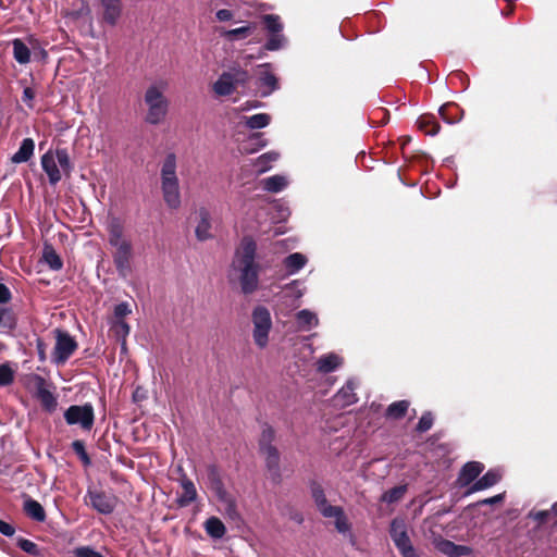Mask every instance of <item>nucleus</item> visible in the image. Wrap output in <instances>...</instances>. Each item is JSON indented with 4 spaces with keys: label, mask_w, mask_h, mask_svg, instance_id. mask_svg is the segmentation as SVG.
Returning a JSON list of instances; mask_svg holds the SVG:
<instances>
[{
    "label": "nucleus",
    "mask_w": 557,
    "mask_h": 557,
    "mask_svg": "<svg viewBox=\"0 0 557 557\" xmlns=\"http://www.w3.org/2000/svg\"><path fill=\"white\" fill-rule=\"evenodd\" d=\"M342 364L343 358L335 352L322 355L315 361L317 371L324 374L335 371Z\"/></svg>",
    "instance_id": "nucleus-17"
},
{
    "label": "nucleus",
    "mask_w": 557,
    "mask_h": 557,
    "mask_svg": "<svg viewBox=\"0 0 557 557\" xmlns=\"http://www.w3.org/2000/svg\"><path fill=\"white\" fill-rule=\"evenodd\" d=\"M355 388L356 383L352 380H348L334 396L335 404L341 407H347L355 404L357 401Z\"/></svg>",
    "instance_id": "nucleus-18"
},
{
    "label": "nucleus",
    "mask_w": 557,
    "mask_h": 557,
    "mask_svg": "<svg viewBox=\"0 0 557 557\" xmlns=\"http://www.w3.org/2000/svg\"><path fill=\"white\" fill-rule=\"evenodd\" d=\"M300 282L297 280L285 285L283 288L285 296L294 299H300L305 294V288L300 287Z\"/></svg>",
    "instance_id": "nucleus-45"
},
{
    "label": "nucleus",
    "mask_w": 557,
    "mask_h": 557,
    "mask_svg": "<svg viewBox=\"0 0 557 557\" xmlns=\"http://www.w3.org/2000/svg\"><path fill=\"white\" fill-rule=\"evenodd\" d=\"M41 168L47 174L50 185H57L62 178V171L55 161L52 150H48L41 156Z\"/></svg>",
    "instance_id": "nucleus-14"
},
{
    "label": "nucleus",
    "mask_w": 557,
    "mask_h": 557,
    "mask_svg": "<svg viewBox=\"0 0 557 557\" xmlns=\"http://www.w3.org/2000/svg\"><path fill=\"white\" fill-rule=\"evenodd\" d=\"M260 138H261L260 134H255L251 136V139L260 140Z\"/></svg>",
    "instance_id": "nucleus-64"
},
{
    "label": "nucleus",
    "mask_w": 557,
    "mask_h": 557,
    "mask_svg": "<svg viewBox=\"0 0 557 557\" xmlns=\"http://www.w3.org/2000/svg\"><path fill=\"white\" fill-rule=\"evenodd\" d=\"M209 487L215 494L219 500H226L230 496L224 488V485L219 476L218 471L214 468L209 470L208 474Z\"/></svg>",
    "instance_id": "nucleus-28"
},
{
    "label": "nucleus",
    "mask_w": 557,
    "mask_h": 557,
    "mask_svg": "<svg viewBox=\"0 0 557 557\" xmlns=\"http://www.w3.org/2000/svg\"><path fill=\"white\" fill-rule=\"evenodd\" d=\"M35 98V92L30 87H26L23 90V101L28 104L29 108H32V101Z\"/></svg>",
    "instance_id": "nucleus-60"
},
{
    "label": "nucleus",
    "mask_w": 557,
    "mask_h": 557,
    "mask_svg": "<svg viewBox=\"0 0 557 557\" xmlns=\"http://www.w3.org/2000/svg\"><path fill=\"white\" fill-rule=\"evenodd\" d=\"M88 505L102 515H110L116 507L117 499L114 495L96 490H88Z\"/></svg>",
    "instance_id": "nucleus-10"
},
{
    "label": "nucleus",
    "mask_w": 557,
    "mask_h": 557,
    "mask_svg": "<svg viewBox=\"0 0 557 557\" xmlns=\"http://www.w3.org/2000/svg\"><path fill=\"white\" fill-rule=\"evenodd\" d=\"M64 420L69 425H79L84 431H90L95 423V411L91 404L72 405L64 411Z\"/></svg>",
    "instance_id": "nucleus-8"
},
{
    "label": "nucleus",
    "mask_w": 557,
    "mask_h": 557,
    "mask_svg": "<svg viewBox=\"0 0 557 557\" xmlns=\"http://www.w3.org/2000/svg\"><path fill=\"white\" fill-rule=\"evenodd\" d=\"M389 535L403 557H418L409 536V525L404 518L396 517L391 521Z\"/></svg>",
    "instance_id": "nucleus-6"
},
{
    "label": "nucleus",
    "mask_w": 557,
    "mask_h": 557,
    "mask_svg": "<svg viewBox=\"0 0 557 557\" xmlns=\"http://www.w3.org/2000/svg\"><path fill=\"white\" fill-rule=\"evenodd\" d=\"M14 369L9 363L0 364V386L4 387L12 384L14 380Z\"/></svg>",
    "instance_id": "nucleus-46"
},
{
    "label": "nucleus",
    "mask_w": 557,
    "mask_h": 557,
    "mask_svg": "<svg viewBox=\"0 0 557 557\" xmlns=\"http://www.w3.org/2000/svg\"><path fill=\"white\" fill-rule=\"evenodd\" d=\"M37 349H38L39 358L41 360H45V345L40 339L37 341Z\"/></svg>",
    "instance_id": "nucleus-63"
},
{
    "label": "nucleus",
    "mask_w": 557,
    "mask_h": 557,
    "mask_svg": "<svg viewBox=\"0 0 557 557\" xmlns=\"http://www.w3.org/2000/svg\"><path fill=\"white\" fill-rule=\"evenodd\" d=\"M225 505V515L231 519L235 520L238 518V512L236 510V505L231 496L227 497L226 500H220Z\"/></svg>",
    "instance_id": "nucleus-55"
},
{
    "label": "nucleus",
    "mask_w": 557,
    "mask_h": 557,
    "mask_svg": "<svg viewBox=\"0 0 557 557\" xmlns=\"http://www.w3.org/2000/svg\"><path fill=\"white\" fill-rule=\"evenodd\" d=\"M76 557H103L99 552L89 546H81L74 549Z\"/></svg>",
    "instance_id": "nucleus-54"
},
{
    "label": "nucleus",
    "mask_w": 557,
    "mask_h": 557,
    "mask_svg": "<svg viewBox=\"0 0 557 557\" xmlns=\"http://www.w3.org/2000/svg\"><path fill=\"white\" fill-rule=\"evenodd\" d=\"M55 161L59 164V168L65 175H70L72 172L73 165L70 160V156L66 149H57L53 151Z\"/></svg>",
    "instance_id": "nucleus-40"
},
{
    "label": "nucleus",
    "mask_w": 557,
    "mask_h": 557,
    "mask_svg": "<svg viewBox=\"0 0 557 557\" xmlns=\"http://www.w3.org/2000/svg\"><path fill=\"white\" fill-rule=\"evenodd\" d=\"M25 513L35 521L42 522L46 519V512L44 507L32 498L24 502Z\"/></svg>",
    "instance_id": "nucleus-33"
},
{
    "label": "nucleus",
    "mask_w": 557,
    "mask_h": 557,
    "mask_svg": "<svg viewBox=\"0 0 557 557\" xmlns=\"http://www.w3.org/2000/svg\"><path fill=\"white\" fill-rule=\"evenodd\" d=\"M285 42H286V39L282 33L273 34L267 40L264 48L269 51H276V50L282 49L285 46Z\"/></svg>",
    "instance_id": "nucleus-47"
},
{
    "label": "nucleus",
    "mask_w": 557,
    "mask_h": 557,
    "mask_svg": "<svg viewBox=\"0 0 557 557\" xmlns=\"http://www.w3.org/2000/svg\"><path fill=\"white\" fill-rule=\"evenodd\" d=\"M432 425H433L432 413L431 412H424L421 416V418H420V420H419V422L417 424V430L419 432H421V433L422 432H426V431H429L432 428Z\"/></svg>",
    "instance_id": "nucleus-51"
},
{
    "label": "nucleus",
    "mask_w": 557,
    "mask_h": 557,
    "mask_svg": "<svg viewBox=\"0 0 557 557\" xmlns=\"http://www.w3.org/2000/svg\"><path fill=\"white\" fill-rule=\"evenodd\" d=\"M197 213L199 221L195 234L198 240L203 242L212 237L210 212L206 208H200Z\"/></svg>",
    "instance_id": "nucleus-19"
},
{
    "label": "nucleus",
    "mask_w": 557,
    "mask_h": 557,
    "mask_svg": "<svg viewBox=\"0 0 557 557\" xmlns=\"http://www.w3.org/2000/svg\"><path fill=\"white\" fill-rule=\"evenodd\" d=\"M409 407V403L407 400H399L391 404L387 407L386 414L393 419H399L405 416Z\"/></svg>",
    "instance_id": "nucleus-43"
},
{
    "label": "nucleus",
    "mask_w": 557,
    "mask_h": 557,
    "mask_svg": "<svg viewBox=\"0 0 557 557\" xmlns=\"http://www.w3.org/2000/svg\"><path fill=\"white\" fill-rule=\"evenodd\" d=\"M265 28L271 35L281 34L283 30V24L281 18L276 14H265L262 17Z\"/></svg>",
    "instance_id": "nucleus-41"
},
{
    "label": "nucleus",
    "mask_w": 557,
    "mask_h": 557,
    "mask_svg": "<svg viewBox=\"0 0 557 557\" xmlns=\"http://www.w3.org/2000/svg\"><path fill=\"white\" fill-rule=\"evenodd\" d=\"M10 299H11L10 289L4 284H0V304H5Z\"/></svg>",
    "instance_id": "nucleus-59"
},
{
    "label": "nucleus",
    "mask_w": 557,
    "mask_h": 557,
    "mask_svg": "<svg viewBox=\"0 0 557 557\" xmlns=\"http://www.w3.org/2000/svg\"><path fill=\"white\" fill-rule=\"evenodd\" d=\"M166 89L165 82H154L149 85L144 94V102L147 107L145 122L150 125L161 124L169 112V100L164 92Z\"/></svg>",
    "instance_id": "nucleus-4"
},
{
    "label": "nucleus",
    "mask_w": 557,
    "mask_h": 557,
    "mask_svg": "<svg viewBox=\"0 0 557 557\" xmlns=\"http://www.w3.org/2000/svg\"><path fill=\"white\" fill-rule=\"evenodd\" d=\"M132 312L131 307L127 302H121L114 308V315L117 320H123L124 317Z\"/></svg>",
    "instance_id": "nucleus-56"
},
{
    "label": "nucleus",
    "mask_w": 557,
    "mask_h": 557,
    "mask_svg": "<svg viewBox=\"0 0 557 557\" xmlns=\"http://www.w3.org/2000/svg\"><path fill=\"white\" fill-rule=\"evenodd\" d=\"M251 336L253 344L259 349H265L270 343V334L273 329V320L270 310L258 305L251 311Z\"/></svg>",
    "instance_id": "nucleus-5"
},
{
    "label": "nucleus",
    "mask_w": 557,
    "mask_h": 557,
    "mask_svg": "<svg viewBox=\"0 0 557 557\" xmlns=\"http://www.w3.org/2000/svg\"><path fill=\"white\" fill-rule=\"evenodd\" d=\"M248 73L244 70L223 72L212 85V90L218 97L231 96L238 85L245 84Z\"/></svg>",
    "instance_id": "nucleus-7"
},
{
    "label": "nucleus",
    "mask_w": 557,
    "mask_h": 557,
    "mask_svg": "<svg viewBox=\"0 0 557 557\" xmlns=\"http://www.w3.org/2000/svg\"><path fill=\"white\" fill-rule=\"evenodd\" d=\"M42 260L52 270L59 271L63 267L60 256L51 244L46 243L42 248Z\"/></svg>",
    "instance_id": "nucleus-27"
},
{
    "label": "nucleus",
    "mask_w": 557,
    "mask_h": 557,
    "mask_svg": "<svg viewBox=\"0 0 557 557\" xmlns=\"http://www.w3.org/2000/svg\"><path fill=\"white\" fill-rule=\"evenodd\" d=\"M16 325V318L10 308L0 307V327L12 330Z\"/></svg>",
    "instance_id": "nucleus-44"
},
{
    "label": "nucleus",
    "mask_w": 557,
    "mask_h": 557,
    "mask_svg": "<svg viewBox=\"0 0 557 557\" xmlns=\"http://www.w3.org/2000/svg\"><path fill=\"white\" fill-rule=\"evenodd\" d=\"M255 29V23H246L245 25L237 28H219L218 32L219 35L227 41H238L248 38L253 33Z\"/></svg>",
    "instance_id": "nucleus-15"
},
{
    "label": "nucleus",
    "mask_w": 557,
    "mask_h": 557,
    "mask_svg": "<svg viewBox=\"0 0 557 557\" xmlns=\"http://www.w3.org/2000/svg\"><path fill=\"white\" fill-rule=\"evenodd\" d=\"M261 453L265 457L267 468L270 471L274 481L280 479V454L275 447H268L262 449Z\"/></svg>",
    "instance_id": "nucleus-22"
},
{
    "label": "nucleus",
    "mask_w": 557,
    "mask_h": 557,
    "mask_svg": "<svg viewBox=\"0 0 557 557\" xmlns=\"http://www.w3.org/2000/svg\"><path fill=\"white\" fill-rule=\"evenodd\" d=\"M434 547L440 553L448 557H462L472 554V548L470 546L455 544L454 542L444 539L442 535H436L434 539Z\"/></svg>",
    "instance_id": "nucleus-12"
},
{
    "label": "nucleus",
    "mask_w": 557,
    "mask_h": 557,
    "mask_svg": "<svg viewBox=\"0 0 557 557\" xmlns=\"http://www.w3.org/2000/svg\"><path fill=\"white\" fill-rule=\"evenodd\" d=\"M483 471V466L476 461L467 462L459 474V483L461 485H468L474 481L480 473Z\"/></svg>",
    "instance_id": "nucleus-23"
},
{
    "label": "nucleus",
    "mask_w": 557,
    "mask_h": 557,
    "mask_svg": "<svg viewBox=\"0 0 557 557\" xmlns=\"http://www.w3.org/2000/svg\"><path fill=\"white\" fill-rule=\"evenodd\" d=\"M106 23L114 26L122 15V0H100Z\"/></svg>",
    "instance_id": "nucleus-16"
},
{
    "label": "nucleus",
    "mask_w": 557,
    "mask_h": 557,
    "mask_svg": "<svg viewBox=\"0 0 557 557\" xmlns=\"http://www.w3.org/2000/svg\"><path fill=\"white\" fill-rule=\"evenodd\" d=\"M312 498L322 516L330 515L335 506L329 504L324 491L318 483L311 484Z\"/></svg>",
    "instance_id": "nucleus-24"
},
{
    "label": "nucleus",
    "mask_w": 557,
    "mask_h": 557,
    "mask_svg": "<svg viewBox=\"0 0 557 557\" xmlns=\"http://www.w3.org/2000/svg\"><path fill=\"white\" fill-rule=\"evenodd\" d=\"M557 505L555 504L549 510H539L531 511L529 517L539 523H544L549 520L550 516L554 513Z\"/></svg>",
    "instance_id": "nucleus-50"
},
{
    "label": "nucleus",
    "mask_w": 557,
    "mask_h": 557,
    "mask_svg": "<svg viewBox=\"0 0 557 557\" xmlns=\"http://www.w3.org/2000/svg\"><path fill=\"white\" fill-rule=\"evenodd\" d=\"M206 532L215 540L222 539L225 535L226 528L223 522L216 517H210L205 522Z\"/></svg>",
    "instance_id": "nucleus-34"
},
{
    "label": "nucleus",
    "mask_w": 557,
    "mask_h": 557,
    "mask_svg": "<svg viewBox=\"0 0 557 557\" xmlns=\"http://www.w3.org/2000/svg\"><path fill=\"white\" fill-rule=\"evenodd\" d=\"M17 546L25 553L30 555H37L38 554V547L37 545L26 539H18Z\"/></svg>",
    "instance_id": "nucleus-53"
},
{
    "label": "nucleus",
    "mask_w": 557,
    "mask_h": 557,
    "mask_svg": "<svg viewBox=\"0 0 557 557\" xmlns=\"http://www.w3.org/2000/svg\"><path fill=\"white\" fill-rule=\"evenodd\" d=\"M257 86L261 97H269L280 88L277 77L271 71L270 63H263L258 66Z\"/></svg>",
    "instance_id": "nucleus-11"
},
{
    "label": "nucleus",
    "mask_w": 557,
    "mask_h": 557,
    "mask_svg": "<svg viewBox=\"0 0 557 557\" xmlns=\"http://www.w3.org/2000/svg\"><path fill=\"white\" fill-rule=\"evenodd\" d=\"M35 144L32 138L23 139L18 150L12 156L11 161L13 163L27 162L34 154Z\"/></svg>",
    "instance_id": "nucleus-26"
},
{
    "label": "nucleus",
    "mask_w": 557,
    "mask_h": 557,
    "mask_svg": "<svg viewBox=\"0 0 557 557\" xmlns=\"http://www.w3.org/2000/svg\"><path fill=\"white\" fill-rule=\"evenodd\" d=\"M108 242L114 249L112 253L113 263L121 277H127L132 272L131 261L133 259L132 240L125 236L123 223L119 218L112 216L107 222Z\"/></svg>",
    "instance_id": "nucleus-2"
},
{
    "label": "nucleus",
    "mask_w": 557,
    "mask_h": 557,
    "mask_svg": "<svg viewBox=\"0 0 557 557\" xmlns=\"http://www.w3.org/2000/svg\"><path fill=\"white\" fill-rule=\"evenodd\" d=\"M499 480L500 473L497 470H490L482 478L474 482L470 488V492L486 490L498 483Z\"/></svg>",
    "instance_id": "nucleus-31"
},
{
    "label": "nucleus",
    "mask_w": 557,
    "mask_h": 557,
    "mask_svg": "<svg viewBox=\"0 0 557 557\" xmlns=\"http://www.w3.org/2000/svg\"><path fill=\"white\" fill-rule=\"evenodd\" d=\"M295 319L298 329L305 332L312 330L319 324L318 315L309 309H302L298 311L295 315Z\"/></svg>",
    "instance_id": "nucleus-21"
},
{
    "label": "nucleus",
    "mask_w": 557,
    "mask_h": 557,
    "mask_svg": "<svg viewBox=\"0 0 557 557\" xmlns=\"http://www.w3.org/2000/svg\"><path fill=\"white\" fill-rule=\"evenodd\" d=\"M274 437H275L274 430L270 425H265L262 430L260 441H259L260 450L267 449L268 447H274L272 445Z\"/></svg>",
    "instance_id": "nucleus-48"
},
{
    "label": "nucleus",
    "mask_w": 557,
    "mask_h": 557,
    "mask_svg": "<svg viewBox=\"0 0 557 557\" xmlns=\"http://www.w3.org/2000/svg\"><path fill=\"white\" fill-rule=\"evenodd\" d=\"M55 346L52 360L57 366L64 364L77 348L75 339L66 332L55 330Z\"/></svg>",
    "instance_id": "nucleus-9"
},
{
    "label": "nucleus",
    "mask_w": 557,
    "mask_h": 557,
    "mask_svg": "<svg viewBox=\"0 0 557 557\" xmlns=\"http://www.w3.org/2000/svg\"><path fill=\"white\" fill-rule=\"evenodd\" d=\"M12 45L13 55L16 62L20 64L28 63L30 61V51L28 47L21 39H14Z\"/></svg>",
    "instance_id": "nucleus-36"
},
{
    "label": "nucleus",
    "mask_w": 557,
    "mask_h": 557,
    "mask_svg": "<svg viewBox=\"0 0 557 557\" xmlns=\"http://www.w3.org/2000/svg\"><path fill=\"white\" fill-rule=\"evenodd\" d=\"M438 113L441 117L448 124H455L460 121L461 115L459 109L455 104H444L440 108Z\"/></svg>",
    "instance_id": "nucleus-37"
},
{
    "label": "nucleus",
    "mask_w": 557,
    "mask_h": 557,
    "mask_svg": "<svg viewBox=\"0 0 557 557\" xmlns=\"http://www.w3.org/2000/svg\"><path fill=\"white\" fill-rule=\"evenodd\" d=\"M503 498H504L503 494H498V495H495L493 497L483 499L481 502V504H483V505H493V504L502 502Z\"/></svg>",
    "instance_id": "nucleus-61"
},
{
    "label": "nucleus",
    "mask_w": 557,
    "mask_h": 557,
    "mask_svg": "<svg viewBox=\"0 0 557 557\" xmlns=\"http://www.w3.org/2000/svg\"><path fill=\"white\" fill-rule=\"evenodd\" d=\"M323 517L335 519V528L337 532L342 534L350 533V523L348 522L347 517L345 516L342 507H334L330 515H324Z\"/></svg>",
    "instance_id": "nucleus-29"
},
{
    "label": "nucleus",
    "mask_w": 557,
    "mask_h": 557,
    "mask_svg": "<svg viewBox=\"0 0 557 557\" xmlns=\"http://www.w3.org/2000/svg\"><path fill=\"white\" fill-rule=\"evenodd\" d=\"M177 158L170 152L162 161L160 169L161 191L165 205L170 209H178L182 205L180 181L176 173Z\"/></svg>",
    "instance_id": "nucleus-3"
},
{
    "label": "nucleus",
    "mask_w": 557,
    "mask_h": 557,
    "mask_svg": "<svg viewBox=\"0 0 557 557\" xmlns=\"http://www.w3.org/2000/svg\"><path fill=\"white\" fill-rule=\"evenodd\" d=\"M262 188L270 193H280L288 185V181L284 175H273L265 177L260 182Z\"/></svg>",
    "instance_id": "nucleus-30"
},
{
    "label": "nucleus",
    "mask_w": 557,
    "mask_h": 557,
    "mask_svg": "<svg viewBox=\"0 0 557 557\" xmlns=\"http://www.w3.org/2000/svg\"><path fill=\"white\" fill-rule=\"evenodd\" d=\"M232 267L237 274L240 292L244 295H252L259 289V275L263 267L257 260V244L252 238H243L235 252Z\"/></svg>",
    "instance_id": "nucleus-1"
},
{
    "label": "nucleus",
    "mask_w": 557,
    "mask_h": 557,
    "mask_svg": "<svg viewBox=\"0 0 557 557\" xmlns=\"http://www.w3.org/2000/svg\"><path fill=\"white\" fill-rule=\"evenodd\" d=\"M419 129L423 131L426 135L434 136L440 132V125L434 121L431 115L420 116L417 121Z\"/></svg>",
    "instance_id": "nucleus-39"
},
{
    "label": "nucleus",
    "mask_w": 557,
    "mask_h": 557,
    "mask_svg": "<svg viewBox=\"0 0 557 557\" xmlns=\"http://www.w3.org/2000/svg\"><path fill=\"white\" fill-rule=\"evenodd\" d=\"M422 532L424 536L434 545L436 535H442V527L437 523L436 517H430L423 520Z\"/></svg>",
    "instance_id": "nucleus-35"
},
{
    "label": "nucleus",
    "mask_w": 557,
    "mask_h": 557,
    "mask_svg": "<svg viewBox=\"0 0 557 557\" xmlns=\"http://www.w3.org/2000/svg\"><path fill=\"white\" fill-rule=\"evenodd\" d=\"M234 13L228 9H220L215 12V17L220 22H228L233 18Z\"/></svg>",
    "instance_id": "nucleus-57"
},
{
    "label": "nucleus",
    "mask_w": 557,
    "mask_h": 557,
    "mask_svg": "<svg viewBox=\"0 0 557 557\" xmlns=\"http://www.w3.org/2000/svg\"><path fill=\"white\" fill-rule=\"evenodd\" d=\"M72 448L85 466L90 465V458L85 449V444L82 441H74L72 443Z\"/></svg>",
    "instance_id": "nucleus-49"
},
{
    "label": "nucleus",
    "mask_w": 557,
    "mask_h": 557,
    "mask_svg": "<svg viewBox=\"0 0 557 557\" xmlns=\"http://www.w3.org/2000/svg\"><path fill=\"white\" fill-rule=\"evenodd\" d=\"M280 158V153L276 151H269L261 154L257 159V168L259 172H265L271 169V163L277 161Z\"/></svg>",
    "instance_id": "nucleus-42"
},
{
    "label": "nucleus",
    "mask_w": 557,
    "mask_h": 557,
    "mask_svg": "<svg viewBox=\"0 0 557 557\" xmlns=\"http://www.w3.org/2000/svg\"><path fill=\"white\" fill-rule=\"evenodd\" d=\"M113 329L116 333V335L119 336H122L123 337V344H122V349H125V341L124 338L128 335L129 333V325L124 321V320H117L114 325H113Z\"/></svg>",
    "instance_id": "nucleus-52"
},
{
    "label": "nucleus",
    "mask_w": 557,
    "mask_h": 557,
    "mask_svg": "<svg viewBox=\"0 0 557 557\" xmlns=\"http://www.w3.org/2000/svg\"><path fill=\"white\" fill-rule=\"evenodd\" d=\"M406 492H407L406 484L398 485V486H395V487L384 492L382 494L380 500L385 504H394V503L399 502L405 496Z\"/></svg>",
    "instance_id": "nucleus-38"
},
{
    "label": "nucleus",
    "mask_w": 557,
    "mask_h": 557,
    "mask_svg": "<svg viewBox=\"0 0 557 557\" xmlns=\"http://www.w3.org/2000/svg\"><path fill=\"white\" fill-rule=\"evenodd\" d=\"M283 263L289 274H296L306 265L307 258L300 252H295L287 256Z\"/></svg>",
    "instance_id": "nucleus-32"
},
{
    "label": "nucleus",
    "mask_w": 557,
    "mask_h": 557,
    "mask_svg": "<svg viewBox=\"0 0 557 557\" xmlns=\"http://www.w3.org/2000/svg\"><path fill=\"white\" fill-rule=\"evenodd\" d=\"M181 486H182L183 492L177 497V504L181 507H186V506L190 505L193 502L196 500V498H197V490H196V486L193 483V481L189 480L186 476H184L181 480Z\"/></svg>",
    "instance_id": "nucleus-20"
},
{
    "label": "nucleus",
    "mask_w": 557,
    "mask_h": 557,
    "mask_svg": "<svg viewBox=\"0 0 557 557\" xmlns=\"http://www.w3.org/2000/svg\"><path fill=\"white\" fill-rule=\"evenodd\" d=\"M275 207L278 210V219L281 221L285 220L289 215L288 208L284 207L283 205H276Z\"/></svg>",
    "instance_id": "nucleus-62"
},
{
    "label": "nucleus",
    "mask_w": 557,
    "mask_h": 557,
    "mask_svg": "<svg viewBox=\"0 0 557 557\" xmlns=\"http://www.w3.org/2000/svg\"><path fill=\"white\" fill-rule=\"evenodd\" d=\"M15 532V529L12 524L0 520V533L5 536H12Z\"/></svg>",
    "instance_id": "nucleus-58"
},
{
    "label": "nucleus",
    "mask_w": 557,
    "mask_h": 557,
    "mask_svg": "<svg viewBox=\"0 0 557 557\" xmlns=\"http://www.w3.org/2000/svg\"><path fill=\"white\" fill-rule=\"evenodd\" d=\"M36 397L40 405L48 412L55 410L58 406L57 397L47 388L46 380L40 375H35Z\"/></svg>",
    "instance_id": "nucleus-13"
},
{
    "label": "nucleus",
    "mask_w": 557,
    "mask_h": 557,
    "mask_svg": "<svg viewBox=\"0 0 557 557\" xmlns=\"http://www.w3.org/2000/svg\"><path fill=\"white\" fill-rule=\"evenodd\" d=\"M271 122V116L268 113H257L253 115H243L240 123L249 129H261L267 127Z\"/></svg>",
    "instance_id": "nucleus-25"
}]
</instances>
